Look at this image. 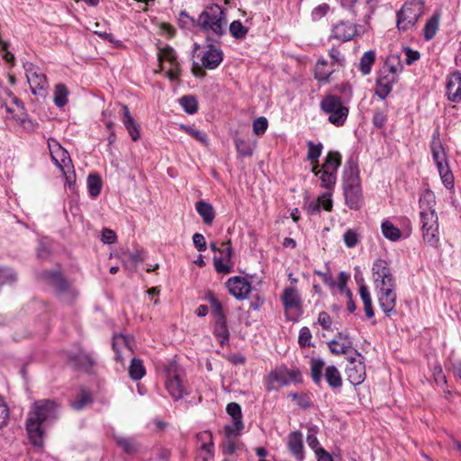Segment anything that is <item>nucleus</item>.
Segmentation results:
<instances>
[{
	"instance_id": "35",
	"label": "nucleus",
	"mask_w": 461,
	"mask_h": 461,
	"mask_svg": "<svg viewBox=\"0 0 461 461\" xmlns=\"http://www.w3.org/2000/svg\"><path fill=\"white\" fill-rule=\"evenodd\" d=\"M68 90L64 84H58L54 90V104L57 107L62 108L68 104Z\"/></svg>"
},
{
	"instance_id": "57",
	"label": "nucleus",
	"mask_w": 461,
	"mask_h": 461,
	"mask_svg": "<svg viewBox=\"0 0 461 461\" xmlns=\"http://www.w3.org/2000/svg\"><path fill=\"white\" fill-rule=\"evenodd\" d=\"M227 413L231 416L233 420H242L241 407L237 402H230L226 407Z\"/></svg>"
},
{
	"instance_id": "32",
	"label": "nucleus",
	"mask_w": 461,
	"mask_h": 461,
	"mask_svg": "<svg viewBox=\"0 0 461 461\" xmlns=\"http://www.w3.org/2000/svg\"><path fill=\"white\" fill-rule=\"evenodd\" d=\"M438 174L442 180L443 185L447 188L451 189L454 187V176L449 168L447 161L437 166Z\"/></svg>"
},
{
	"instance_id": "13",
	"label": "nucleus",
	"mask_w": 461,
	"mask_h": 461,
	"mask_svg": "<svg viewBox=\"0 0 461 461\" xmlns=\"http://www.w3.org/2000/svg\"><path fill=\"white\" fill-rule=\"evenodd\" d=\"M158 59L160 63V70L164 69L163 62L169 64L166 75L170 81H177L180 77L181 69L175 50L170 46L158 49Z\"/></svg>"
},
{
	"instance_id": "52",
	"label": "nucleus",
	"mask_w": 461,
	"mask_h": 461,
	"mask_svg": "<svg viewBox=\"0 0 461 461\" xmlns=\"http://www.w3.org/2000/svg\"><path fill=\"white\" fill-rule=\"evenodd\" d=\"M343 240L348 248H354L359 242V234L356 230L348 229L343 235Z\"/></svg>"
},
{
	"instance_id": "20",
	"label": "nucleus",
	"mask_w": 461,
	"mask_h": 461,
	"mask_svg": "<svg viewBox=\"0 0 461 461\" xmlns=\"http://www.w3.org/2000/svg\"><path fill=\"white\" fill-rule=\"evenodd\" d=\"M222 59V51L212 44H209L208 50L202 56L201 61L203 68L214 69L221 63Z\"/></svg>"
},
{
	"instance_id": "25",
	"label": "nucleus",
	"mask_w": 461,
	"mask_h": 461,
	"mask_svg": "<svg viewBox=\"0 0 461 461\" xmlns=\"http://www.w3.org/2000/svg\"><path fill=\"white\" fill-rule=\"evenodd\" d=\"M213 334L218 339L221 346L229 344L230 331L228 330L226 317H221L219 320H215Z\"/></svg>"
},
{
	"instance_id": "36",
	"label": "nucleus",
	"mask_w": 461,
	"mask_h": 461,
	"mask_svg": "<svg viewBox=\"0 0 461 461\" xmlns=\"http://www.w3.org/2000/svg\"><path fill=\"white\" fill-rule=\"evenodd\" d=\"M359 295L364 304V310L366 316L367 318H372L375 315L373 306H372V298L368 288L366 285H361L359 288Z\"/></svg>"
},
{
	"instance_id": "4",
	"label": "nucleus",
	"mask_w": 461,
	"mask_h": 461,
	"mask_svg": "<svg viewBox=\"0 0 461 461\" xmlns=\"http://www.w3.org/2000/svg\"><path fill=\"white\" fill-rule=\"evenodd\" d=\"M423 12V0H411L406 2L396 14V26L398 30L406 32L414 27Z\"/></svg>"
},
{
	"instance_id": "53",
	"label": "nucleus",
	"mask_w": 461,
	"mask_h": 461,
	"mask_svg": "<svg viewBox=\"0 0 461 461\" xmlns=\"http://www.w3.org/2000/svg\"><path fill=\"white\" fill-rule=\"evenodd\" d=\"M268 127L267 119L264 116L258 117L253 121V132L258 135H263Z\"/></svg>"
},
{
	"instance_id": "1",
	"label": "nucleus",
	"mask_w": 461,
	"mask_h": 461,
	"mask_svg": "<svg viewBox=\"0 0 461 461\" xmlns=\"http://www.w3.org/2000/svg\"><path fill=\"white\" fill-rule=\"evenodd\" d=\"M60 410V403L53 399H39L32 403L27 413L25 428L30 442L34 447H43L45 427L58 420Z\"/></svg>"
},
{
	"instance_id": "27",
	"label": "nucleus",
	"mask_w": 461,
	"mask_h": 461,
	"mask_svg": "<svg viewBox=\"0 0 461 461\" xmlns=\"http://www.w3.org/2000/svg\"><path fill=\"white\" fill-rule=\"evenodd\" d=\"M449 98L456 101L461 97V72L456 71L451 75L447 84Z\"/></svg>"
},
{
	"instance_id": "49",
	"label": "nucleus",
	"mask_w": 461,
	"mask_h": 461,
	"mask_svg": "<svg viewBox=\"0 0 461 461\" xmlns=\"http://www.w3.org/2000/svg\"><path fill=\"white\" fill-rule=\"evenodd\" d=\"M17 280V275L14 269L0 267V287L6 284H13Z\"/></svg>"
},
{
	"instance_id": "15",
	"label": "nucleus",
	"mask_w": 461,
	"mask_h": 461,
	"mask_svg": "<svg viewBox=\"0 0 461 461\" xmlns=\"http://www.w3.org/2000/svg\"><path fill=\"white\" fill-rule=\"evenodd\" d=\"M48 147L52 160L58 167L64 171L65 167H68L71 159L68 152L53 138L48 140Z\"/></svg>"
},
{
	"instance_id": "60",
	"label": "nucleus",
	"mask_w": 461,
	"mask_h": 461,
	"mask_svg": "<svg viewBox=\"0 0 461 461\" xmlns=\"http://www.w3.org/2000/svg\"><path fill=\"white\" fill-rule=\"evenodd\" d=\"M317 201L320 202V206H322L324 210L328 212H330L332 210V200L330 191L323 193L321 196H319Z\"/></svg>"
},
{
	"instance_id": "16",
	"label": "nucleus",
	"mask_w": 461,
	"mask_h": 461,
	"mask_svg": "<svg viewBox=\"0 0 461 461\" xmlns=\"http://www.w3.org/2000/svg\"><path fill=\"white\" fill-rule=\"evenodd\" d=\"M398 77L393 76L390 71L380 70L376 78L375 94L381 98L385 99L391 93L393 86L397 82Z\"/></svg>"
},
{
	"instance_id": "46",
	"label": "nucleus",
	"mask_w": 461,
	"mask_h": 461,
	"mask_svg": "<svg viewBox=\"0 0 461 461\" xmlns=\"http://www.w3.org/2000/svg\"><path fill=\"white\" fill-rule=\"evenodd\" d=\"M237 152L241 157H250L253 154L254 145L249 141L237 138L234 140Z\"/></svg>"
},
{
	"instance_id": "64",
	"label": "nucleus",
	"mask_w": 461,
	"mask_h": 461,
	"mask_svg": "<svg viewBox=\"0 0 461 461\" xmlns=\"http://www.w3.org/2000/svg\"><path fill=\"white\" fill-rule=\"evenodd\" d=\"M318 323L322 327V329L330 330H331V318L326 312H321L318 316Z\"/></svg>"
},
{
	"instance_id": "44",
	"label": "nucleus",
	"mask_w": 461,
	"mask_h": 461,
	"mask_svg": "<svg viewBox=\"0 0 461 461\" xmlns=\"http://www.w3.org/2000/svg\"><path fill=\"white\" fill-rule=\"evenodd\" d=\"M244 429L242 420H233L231 424L224 427V435L227 438H235L239 437Z\"/></svg>"
},
{
	"instance_id": "33",
	"label": "nucleus",
	"mask_w": 461,
	"mask_h": 461,
	"mask_svg": "<svg viewBox=\"0 0 461 461\" xmlns=\"http://www.w3.org/2000/svg\"><path fill=\"white\" fill-rule=\"evenodd\" d=\"M381 229L383 235L391 241H397L401 238V230L390 221H384Z\"/></svg>"
},
{
	"instance_id": "55",
	"label": "nucleus",
	"mask_w": 461,
	"mask_h": 461,
	"mask_svg": "<svg viewBox=\"0 0 461 461\" xmlns=\"http://www.w3.org/2000/svg\"><path fill=\"white\" fill-rule=\"evenodd\" d=\"M330 10V7L328 4L323 3L321 5H319L318 6L314 7L312 11V21H319L322 17H324L328 12Z\"/></svg>"
},
{
	"instance_id": "8",
	"label": "nucleus",
	"mask_w": 461,
	"mask_h": 461,
	"mask_svg": "<svg viewBox=\"0 0 461 461\" xmlns=\"http://www.w3.org/2000/svg\"><path fill=\"white\" fill-rule=\"evenodd\" d=\"M420 224L424 241L437 247L439 241L438 215L435 210L420 211Z\"/></svg>"
},
{
	"instance_id": "12",
	"label": "nucleus",
	"mask_w": 461,
	"mask_h": 461,
	"mask_svg": "<svg viewBox=\"0 0 461 461\" xmlns=\"http://www.w3.org/2000/svg\"><path fill=\"white\" fill-rule=\"evenodd\" d=\"M182 371L176 364H171L167 369L166 388L169 394L175 399H181L186 393L183 384Z\"/></svg>"
},
{
	"instance_id": "28",
	"label": "nucleus",
	"mask_w": 461,
	"mask_h": 461,
	"mask_svg": "<svg viewBox=\"0 0 461 461\" xmlns=\"http://www.w3.org/2000/svg\"><path fill=\"white\" fill-rule=\"evenodd\" d=\"M341 164V156L339 152L330 151L325 158V161L321 168L322 171H327L337 176V170Z\"/></svg>"
},
{
	"instance_id": "9",
	"label": "nucleus",
	"mask_w": 461,
	"mask_h": 461,
	"mask_svg": "<svg viewBox=\"0 0 461 461\" xmlns=\"http://www.w3.org/2000/svg\"><path fill=\"white\" fill-rule=\"evenodd\" d=\"M372 278L376 289L395 287V278L389 263L384 259L378 258L374 261Z\"/></svg>"
},
{
	"instance_id": "50",
	"label": "nucleus",
	"mask_w": 461,
	"mask_h": 461,
	"mask_svg": "<svg viewBox=\"0 0 461 461\" xmlns=\"http://www.w3.org/2000/svg\"><path fill=\"white\" fill-rule=\"evenodd\" d=\"M213 265L219 274H229L232 271V264L226 261L224 258L214 257Z\"/></svg>"
},
{
	"instance_id": "30",
	"label": "nucleus",
	"mask_w": 461,
	"mask_h": 461,
	"mask_svg": "<svg viewBox=\"0 0 461 461\" xmlns=\"http://www.w3.org/2000/svg\"><path fill=\"white\" fill-rule=\"evenodd\" d=\"M440 12L436 11L424 26V38L426 41L433 39L438 30Z\"/></svg>"
},
{
	"instance_id": "7",
	"label": "nucleus",
	"mask_w": 461,
	"mask_h": 461,
	"mask_svg": "<svg viewBox=\"0 0 461 461\" xmlns=\"http://www.w3.org/2000/svg\"><path fill=\"white\" fill-rule=\"evenodd\" d=\"M303 382L302 373L298 368L288 369L285 366H280L271 371L267 376V389H275V384L278 386H286L290 384Z\"/></svg>"
},
{
	"instance_id": "26",
	"label": "nucleus",
	"mask_w": 461,
	"mask_h": 461,
	"mask_svg": "<svg viewBox=\"0 0 461 461\" xmlns=\"http://www.w3.org/2000/svg\"><path fill=\"white\" fill-rule=\"evenodd\" d=\"M430 149L436 166L447 162V155L438 138V132L433 134Z\"/></svg>"
},
{
	"instance_id": "47",
	"label": "nucleus",
	"mask_w": 461,
	"mask_h": 461,
	"mask_svg": "<svg viewBox=\"0 0 461 461\" xmlns=\"http://www.w3.org/2000/svg\"><path fill=\"white\" fill-rule=\"evenodd\" d=\"M230 33L235 39H243L248 34V28L240 21H233L229 27Z\"/></svg>"
},
{
	"instance_id": "3",
	"label": "nucleus",
	"mask_w": 461,
	"mask_h": 461,
	"mask_svg": "<svg viewBox=\"0 0 461 461\" xmlns=\"http://www.w3.org/2000/svg\"><path fill=\"white\" fill-rule=\"evenodd\" d=\"M311 377L313 383L321 385L324 376L327 384L332 389L342 386L340 372L335 366L325 367V361L321 357H312L310 360Z\"/></svg>"
},
{
	"instance_id": "2",
	"label": "nucleus",
	"mask_w": 461,
	"mask_h": 461,
	"mask_svg": "<svg viewBox=\"0 0 461 461\" xmlns=\"http://www.w3.org/2000/svg\"><path fill=\"white\" fill-rule=\"evenodd\" d=\"M227 15L216 4L204 7L196 20V25L206 33V41H216L226 33Z\"/></svg>"
},
{
	"instance_id": "63",
	"label": "nucleus",
	"mask_w": 461,
	"mask_h": 461,
	"mask_svg": "<svg viewBox=\"0 0 461 461\" xmlns=\"http://www.w3.org/2000/svg\"><path fill=\"white\" fill-rule=\"evenodd\" d=\"M306 442L308 444V446L312 448L315 452L318 450V449H321V447L319 446V441H318V438L316 437V432L312 429H310L309 431H308V435H307V438H306Z\"/></svg>"
},
{
	"instance_id": "6",
	"label": "nucleus",
	"mask_w": 461,
	"mask_h": 461,
	"mask_svg": "<svg viewBox=\"0 0 461 461\" xmlns=\"http://www.w3.org/2000/svg\"><path fill=\"white\" fill-rule=\"evenodd\" d=\"M40 277L54 287L57 294L62 300L71 302L77 297V292L71 287L59 271H43Z\"/></svg>"
},
{
	"instance_id": "29",
	"label": "nucleus",
	"mask_w": 461,
	"mask_h": 461,
	"mask_svg": "<svg viewBox=\"0 0 461 461\" xmlns=\"http://www.w3.org/2000/svg\"><path fill=\"white\" fill-rule=\"evenodd\" d=\"M195 209L199 215L203 218V221L205 224L210 225L212 223L215 217V212L210 203L204 201H199L195 204Z\"/></svg>"
},
{
	"instance_id": "18",
	"label": "nucleus",
	"mask_w": 461,
	"mask_h": 461,
	"mask_svg": "<svg viewBox=\"0 0 461 461\" xmlns=\"http://www.w3.org/2000/svg\"><path fill=\"white\" fill-rule=\"evenodd\" d=\"M353 342L348 333L338 332L329 343V348L334 355H344L352 348Z\"/></svg>"
},
{
	"instance_id": "39",
	"label": "nucleus",
	"mask_w": 461,
	"mask_h": 461,
	"mask_svg": "<svg viewBox=\"0 0 461 461\" xmlns=\"http://www.w3.org/2000/svg\"><path fill=\"white\" fill-rule=\"evenodd\" d=\"M332 69L328 67L327 61L319 59L315 65L314 74L315 78L319 81H327L332 74Z\"/></svg>"
},
{
	"instance_id": "41",
	"label": "nucleus",
	"mask_w": 461,
	"mask_h": 461,
	"mask_svg": "<svg viewBox=\"0 0 461 461\" xmlns=\"http://www.w3.org/2000/svg\"><path fill=\"white\" fill-rule=\"evenodd\" d=\"M344 187L345 186H360L357 168L354 165H350L348 169L344 172Z\"/></svg>"
},
{
	"instance_id": "40",
	"label": "nucleus",
	"mask_w": 461,
	"mask_h": 461,
	"mask_svg": "<svg viewBox=\"0 0 461 461\" xmlns=\"http://www.w3.org/2000/svg\"><path fill=\"white\" fill-rule=\"evenodd\" d=\"M70 358L83 369H89L94 365V359L92 356L85 351H79L77 354L71 356Z\"/></svg>"
},
{
	"instance_id": "51",
	"label": "nucleus",
	"mask_w": 461,
	"mask_h": 461,
	"mask_svg": "<svg viewBox=\"0 0 461 461\" xmlns=\"http://www.w3.org/2000/svg\"><path fill=\"white\" fill-rule=\"evenodd\" d=\"M308 146V152H307V158L311 161L318 162V158L321 155L322 150V145L321 143L314 144L312 141L307 142Z\"/></svg>"
},
{
	"instance_id": "34",
	"label": "nucleus",
	"mask_w": 461,
	"mask_h": 461,
	"mask_svg": "<svg viewBox=\"0 0 461 461\" xmlns=\"http://www.w3.org/2000/svg\"><path fill=\"white\" fill-rule=\"evenodd\" d=\"M375 61V53L374 50L366 51L362 55L361 59H360V62H359V68H360L361 73L364 76H366L370 73Z\"/></svg>"
},
{
	"instance_id": "54",
	"label": "nucleus",
	"mask_w": 461,
	"mask_h": 461,
	"mask_svg": "<svg viewBox=\"0 0 461 461\" xmlns=\"http://www.w3.org/2000/svg\"><path fill=\"white\" fill-rule=\"evenodd\" d=\"M209 303L212 306L215 320H219L221 317H226L223 312V308L220 301L212 294L208 297Z\"/></svg>"
},
{
	"instance_id": "14",
	"label": "nucleus",
	"mask_w": 461,
	"mask_h": 461,
	"mask_svg": "<svg viewBox=\"0 0 461 461\" xmlns=\"http://www.w3.org/2000/svg\"><path fill=\"white\" fill-rule=\"evenodd\" d=\"M226 285L230 294L238 300L247 299L251 292V284L242 276H232L228 279Z\"/></svg>"
},
{
	"instance_id": "24",
	"label": "nucleus",
	"mask_w": 461,
	"mask_h": 461,
	"mask_svg": "<svg viewBox=\"0 0 461 461\" xmlns=\"http://www.w3.org/2000/svg\"><path fill=\"white\" fill-rule=\"evenodd\" d=\"M287 446L290 452L298 460L303 459V434L299 431H294L288 435Z\"/></svg>"
},
{
	"instance_id": "37",
	"label": "nucleus",
	"mask_w": 461,
	"mask_h": 461,
	"mask_svg": "<svg viewBox=\"0 0 461 461\" xmlns=\"http://www.w3.org/2000/svg\"><path fill=\"white\" fill-rule=\"evenodd\" d=\"M197 442L200 443L199 448L205 451L207 456L211 454V448H213L212 435L210 431H202L196 435Z\"/></svg>"
},
{
	"instance_id": "17",
	"label": "nucleus",
	"mask_w": 461,
	"mask_h": 461,
	"mask_svg": "<svg viewBox=\"0 0 461 461\" xmlns=\"http://www.w3.org/2000/svg\"><path fill=\"white\" fill-rule=\"evenodd\" d=\"M378 290V303L386 316L394 314L396 304L395 287H385Z\"/></svg>"
},
{
	"instance_id": "19",
	"label": "nucleus",
	"mask_w": 461,
	"mask_h": 461,
	"mask_svg": "<svg viewBox=\"0 0 461 461\" xmlns=\"http://www.w3.org/2000/svg\"><path fill=\"white\" fill-rule=\"evenodd\" d=\"M357 34V26L356 24L341 21L333 25L331 29L330 38L341 41H348L353 39V37Z\"/></svg>"
},
{
	"instance_id": "11",
	"label": "nucleus",
	"mask_w": 461,
	"mask_h": 461,
	"mask_svg": "<svg viewBox=\"0 0 461 461\" xmlns=\"http://www.w3.org/2000/svg\"><path fill=\"white\" fill-rule=\"evenodd\" d=\"M355 356L348 357V365L346 366V375L348 382L353 385L361 384L366 378V366L364 357L355 350Z\"/></svg>"
},
{
	"instance_id": "42",
	"label": "nucleus",
	"mask_w": 461,
	"mask_h": 461,
	"mask_svg": "<svg viewBox=\"0 0 461 461\" xmlns=\"http://www.w3.org/2000/svg\"><path fill=\"white\" fill-rule=\"evenodd\" d=\"M436 203L435 194L430 190H425L420 194L419 204L420 211L434 210L433 207Z\"/></svg>"
},
{
	"instance_id": "22",
	"label": "nucleus",
	"mask_w": 461,
	"mask_h": 461,
	"mask_svg": "<svg viewBox=\"0 0 461 461\" xmlns=\"http://www.w3.org/2000/svg\"><path fill=\"white\" fill-rule=\"evenodd\" d=\"M344 194L346 203L352 210H359L362 205L361 186H345Z\"/></svg>"
},
{
	"instance_id": "61",
	"label": "nucleus",
	"mask_w": 461,
	"mask_h": 461,
	"mask_svg": "<svg viewBox=\"0 0 461 461\" xmlns=\"http://www.w3.org/2000/svg\"><path fill=\"white\" fill-rule=\"evenodd\" d=\"M116 233L108 228H104L102 230L101 240L104 244H113L116 240Z\"/></svg>"
},
{
	"instance_id": "21",
	"label": "nucleus",
	"mask_w": 461,
	"mask_h": 461,
	"mask_svg": "<svg viewBox=\"0 0 461 461\" xmlns=\"http://www.w3.org/2000/svg\"><path fill=\"white\" fill-rule=\"evenodd\" d=\"M122 121L128 131L131 140L137 141L140 139V126L136 123L131 115L129 108L125 104H122Z\"/></svg>"
},
{
	"instance_id": "59",
	"label": "nucleus",
	"mask_w": 461,
	"mask_h": 461,
	"mask_svg": "<svg viewBox=\"0 0 461 461\" xmlns=\"http://www.w3.org/2000/svg\"><path fill=\"white\" fill-rule=\"evenodd\" d=\"M312 333L308 327H303L300 330L298 342L302 347L311 346Z\"/></svg>"
},
{
	"instance_id": "56",
	"label": "nucleus",
	"mask_w": 461,
	"mask_h": 461,
	"mask_svg": "<svg viewBox=\"0 0 461 461\" xmlns=\"http://www.w3.org/2000/svg\"><path fill=\"white\" fill-rule=\"evenodd\" d=\"M90 400L91 398L89 393L86 391H82L79 397L71 402V407L77 411L82 410L86 403L90 402Z\"/></svg>"
},
{
	"instance_id": "38",
	"label": "nucleus",
	"mask_w": 461,
	"mask_h": 461,
	"mask_svg": "<svg viewBox=\"0 0 461 461\" xmlns=\"http://www.w3.org/2000/svg\"><path fill=\"white\" fill-rule=\"evenodd\" d=\"M87 189L90 196L97 197L102 190V179L98 174H90L87 177Z\"/></svg>"
},
{
	"instance_id": "48",
	"label": "nucleus",
	"mask_w": 461,
	"mask_h": 461,
	"mask_svg": "<svg viewBox=\"0 0 461 461\" xmlns=\"http://www.w3.org/2000/svg\"><path fill=\"white\" fill-rule=\"evenodd\" d=\"M180 104L185 113L194 114L197 112L198 103L194 96L185 95L180 99Z\"/></svg>"
},
{
	"instance_id": "43",
	"label": "nucleus",
	"mask_w": 461,
	"mask_h": 461,
	"mask_svg": "<svg viewBox=\"0 0 461 461\" xmlns=\"http://www.w3.org/2000/svg\"><path fill=\"white\" fill-rule=\"evenodd\" d=\"M129 375L133 380H140L145 375V368L143 366V363L139 358H132L130 367H129Z\"/></svg>"
},
{
	"instance_id": "58",
	"label": "nucleus",
	"mask_w": 461,
	"mask_h": 461,
	"mask_svg": "<svg viewBox=\"0 0 461 461\" xmlns=\"http://www.w3.org/2000/svg\"><path fill=\"white\" fill-rule=\"evenodd\" d=\"M289 397L292 400L296 401L297 404L303 409L309 408L312 404L310 398L306 394H299L297 393H289Z\"/></svg>"
},
{
	"instance_id": "10",
	"label": "nucleus",
	"mask_w": 461,
	"mask_h": 461,
	"mask_svg": "<svg viewBox=\"0 0 461 461\" xmlns=\"http://www.w3.org/2000/svg\"><path fill=\"white\" fill-rule=\"evenodd\" d=\"M27 81L33 95L44 96L47 93L48 80L41 68L31 62L23 64Z\"/></svg>"
},
{
	"instance_id": "5",
	"label": "nucleus",
	"mask_w": 461,
	"mask_h": 461,
	"mask_svg": "<svg viewBox=\"0 0 461 461\" xmlns=\"http://www.w3.org/2000/svg\"><path fill=\"white\" fill-rule=\"evenodd\" d=\"M320 105L322 112L329 114L328 120L331 124L339 127L345 123L348 116V108L343 104L339 96L326 95Z\"/></svg>"
},
{
	"instance_id": "23",
	"label": "nucleus",
	"mask_w": 461,
	"mask_h": 461,
	"mask_svg": "<svg viewBox=\"0 0 461 461\" xmlns=\"http://www.w3.org/2000/svg\"><path fill=\"white\" fill-rule=\"evenodd\" d=\"M285 310L299 309L302 305L301 296L295 287H286L281 296Z\"/></svg>"
},
{
	"instance_id": "62",
	"label": "nucleus",
	"mask_w": 461,
	"mask_h": 461,
	"mask_svg": "<svg viewBox=\"0 0 461 461\" xmlns=\"http://www.w3.org/2000/svg\"><path fill=\"white\" fill-rule=\"evenodd\" d=\"M178 22L181 27L187 28L196 23V21L191 17L185 11H182L179 14Z\"/></svg>"
},
{
	"instance_id": "31",
	"label": "nucleus",
	"mask_w": 461,
	"mask_h": 461,
	"mask_svg": "<svg viewBox=\"0 0 461 461\" xmlns=\"http://www.w3.org/2000/svg\"><path fill=\"white\" fill-rule=\"evenodd\" d=\"M312 172L316 176H319L321 180V186L328 189L329 191L332 190L335 184L337 176L327 173V171H322L321 169L317 168V166H314L312 168Z\"/></svg>"
},
{
	"instance_id": "45",
	"label": "nucleus",
	"mask_w": 461,
	"mask_h": 461,
	"mask_svg": "<svg viewBox=\"0 0 461 461\" xmlns=\"http://www.w3.org/2000/svg\"><path fill=\"white\" fill-rule=\"evenodd\" d=\"M114 439L116 441V444L120 447H122L126 453L133 454V453L137 452L138 446L133 438H125L122 436H115Z\"/></svg>"
}]
</instances>
